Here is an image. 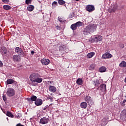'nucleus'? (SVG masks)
Wrapping results in <instances>:
<instances>
[{"instance_id": "nucleus-10", "label": "nucleus", "mask_w": 126, "mask_h": 126, "mask_svg": "<svg viewBox=\"0 0 126 126\" xmlns=\"http://www.w3.org/2000/svg\"><path fill=\"white\" fill-rule=\"evenodd\" d=\"M41 63L43 65H47V64H49L50 63V60L48 59H43L41 61Z\"/></svg>"}, {"instance_id": "nucleus-25", "label": "nucleus", "mask_w": 126, "mask_h": 126, "mask_svg": "<svg viewBox=\"0 0 126 126\" xmlns=\"http://www.w3.org/2000/svg\"><path fill=\"white\" fill-rule=\"evenodd\" d=\"M3 7L5 10H9V9H11V7L8 5H4Z\"/></svg>"}, {"instance_id": "nucleus-12", "label": "nucleus", "mask_w": 126, "mask_h": 126, "mask_svg": "<svg viewBox=\"0 0 126 126\" xmlns=\"http://www.w3.org/2000/svg\"><path fill=\"white\" fill-rule=\"evenodd\" d=\"M118 9V5H113L111 7V9H110V12H115Z\"/></svg>"}, {"instance_id": "nucleus-2", "label": "nucleus", "mask_w": 126, "mask_h": 126, "mask_svg": "<svg viewBox=\"0 0 126 126\" xmlns=\"http://www.w3.org/2000/svg\"><path fill=\"white\" fill-rule=\"evenodd\" d=\"M96 27L94 26V25L88 26L84 30V33L85 35H87L88 33L90 32H94L95 29H96Z\"/></svg>"}, {"instance_id": "nucleus-41", "label": "nucleus", "mask_w": 126, "mask_h": 126, "mask_svg": "<svg viewBox=\"0 0 126 126\" xmlns=\"http://www.w3.org/2000/svg\"><path fill=\"white\" fill-rule=\"evenodd\" d=\"M16 126H24L23 125H21V124L19 123L16 125Z\"/></svg>"}, {"instance_id": "nucleus-46", "label": "nucleus", "mask_w": 126, "mask_h": 126, "mask_svg": "<svg viewBox=\"0 0 126 126\" xmlns=\"http://www.w3.org/2000/svg\"><path fill=\"white\" fill-rule=\"evenodd\" d=\"M76 0V1H78V0Z\"/></svg>"}, {"instance_id": "nucleus-1", "label": "nucleus", "mask_w": 126, "mask_h": 126, "mask_svg": "<svg viewBox=\"0 0 126 126\" xmlns=\"http://www.w3.org/2000/svg\"><path fill=\"white\" fill-rule=\"evenodd\" d=\"M30 79L32 82V86L38 85V83H41L43 81V79L40 77V75L37 73H33L30 75Z\"/></svg>"}, {"instance_id": "nucleus-38", "label": "nucleus", "mask_w": 126, "mask_h": 126, "mask_svg": "<svg viewBox=\"0 0 126 126\" xmlns=\"http://www.w3.org/2000/svg\"><path fill=\"white\" fill-rule=\"evenodd\" d=\"M58 20H59L60 22H63V20L62 18H60V17H58Z\"/></svg>"}, {"instance_id": "nucleus-40", "label": "nucleus", "mask_w": 126, "mask_h": 126, "mask_svg": "<svg viewBox=\"0 0 126 126\" xmlns=\"http://www.w3.org/2000/svg\"><path fill=\"white\" fill-rule=\"evenodd\" d=\"M20 116H21V114H19V115L17 117V119H20Z\"/></svg>"}, {"instance_id": "nucleus-39", "label": "nucleus", "mask_w": 126, "mask_h": 126, "mask_svg": "<svg viewBox=\"0 0 126 126\" xmlns=\"http://www.w3.org/2000/svg\"><path fill=\"white\" fill-rule=\"evenodd\" d=\"M2 65H3L2 62L0 61V67H1V66H2Z\"/></svg>"}, {"instance_id": "nucleus-18", "label": "nucleus", "mask_w": 126, "mask_h": 126, "mask_svg": "<svg viewBox=\"0 0 126 126\" xmlns=\"http://www.w3.org/2000/svg\"><path fill=\"white\" fill-rule=\"evenodd\" d=\"M94 56H95V52H92L87 54V59H91L92 58H93Z\"/></svg>"}, {"instance_id": "nucleus-16", "label": "nucleus", "mask_w": 126, "mask_h": 126, "mask_svg": "<svg viewBox=\"0 0 126 126\" xmlns=\"http://www.w3.org/2000/svg\"><path fill=\"white\" fill-rule=\"evenodd\" d=\"M121 117L122 118V119H124V120H125V119H126V109H124L121 113Z\"/></svg>"}, {"instance_id": "nucleus-13", "label": "nucleus", "mask_w": 126, "mask_h": 126, "mask_svg": "<svg viewBox=\"0 0 126 126\" xmlns=\"http://www.w3.org/2000/svg\"><path fill=\"white\" fill-rule=\"evenodd\" d=\"M13 60L14 62H19L20 61V56L18 55H15L13 57Z\"/></svg>"}, {"instance_id": "nucleus-47", "label": "nucleus", "mask_w": 126, "mask_h": 126, "mask_svg": "<svg viewBox=\"0 0 126 126\" xmlns=\"http://www.w3.org/2000/svg\"><path fill=\"white\" fill-rule=\"evenodd\" d=\"M4 54H6V52H4Z\"/></svg>"}, {"instance_id": "nucleus-15", "label": "nucleus", "mask_w": 126, "mask_h": 126, "mask_svg": "<svg viewBox=\"0 0 126 126\" xmlns=\"http://www.w3.org/2000/svg\"><path fill=\"white\" fill-rule=\"evenodd\" d=\"M49 90L50 92H52V93H55V92L57 91V88H56V87L55 86H50L49 87Z\"/></svg>"}, {"instance_id": "nucleus-32", "label": "nucleus", "mask_w": 126, "mask_h": 126, "mask_svg": "<svg viewBox=\"0 0 126 126\" xmlns=\"http://www.w3.org/2000/svg\"><path fill=\"white\" fill-rule=\"evenodd\" d=\"M49 85H54V82L53 81H48Z\"/></svg>"}, {"instance_id": "nucleus-34", "label": "nucleus", "mask_w": 126, "mask_h": 126, "mask_svg": "<svg viewBox=\"0 0 126 126\" xmlns=\"http://www.w3.org/2000/svg\"><path fill=\"white\" fill-rule=\"evenodd\" d=\"M119 47H120V48H121V49H123V48H124V47H125V44H124L123 43H121V44L119 45Z\"/></svg>"}, {"instance_id": "nucleus-17", "label": "nucleus", "mask_w": 126, "mask_h": 126, "mask_svg": "<svg viewBox=\"0 0 126 126\" xmlns=\"http://www.w3.org/2000/svg\"><path fill=\"white\" fill-rule=\"evenodd\" d=\"M36 100H37V96L35 95H32L31 97L30 98L28 99V100L30 101V102H31V103H32L33 101L36 102Z\"/></svg>"}, {"instance_id": "nucleus-27", "label": "nucleus", "mask_w": 126, "mask_h": 126, "mask_svg": "<svg viewBox=\"0 0 126 126\" xmlns=\"http://www.w3.org/2000/svg\"><path fill=\"white\" fill-rule=\"evenodd\" d=\"M6 116L8 117H10V118H13L14 117V116L9 111L7 112Z\"/></svg>"}, {"instance_id": "nucleus-26", "label": "nucleus", "mask_w": 126, "mask_h": 126, "mask_svg": "<svg viewBox=\"0 0 126 126\" xmlns=\"http://www.w3.org/2000/svg\"><path fill=\"white\" fill-rule=\"evenodd\" d=\"M13 82H14V80H13V79H9L6 81V83L8 85L12 84V83H13Z\"/></svg>"}, {"instance_id": "nucleus-44", "label": "nucleus", "mask_w": 126, "mask_h": 126, "mask_svg": "<svg viewBox=\"0 0 126 126\" xmlns=\"http://www.w3.org/2000/svg\"><path fill=\"white\" fill-rule=\"evenodd\" d=\"M43 110L45 111V110H46V108H43Z\"/></svg>"}, {"instance_id": "nucleus-30", "label": "nucleus", "mask_w": 126, "mask_h": 126, "mask_svg": "<svg viewBox=\"0 0 126 126\" xmlns=\"http://www.w3.org/2000/svg\"><path fill=\"white\" fill-rule=\"evenodd\" d=\"M126 101L125 100V99H124L123 102H121V106H122V107H125L126 106Z\"/></svg>"}, {"instance_id": "nucleus-43", "label": "nucleus", "mask_w": 126, "mask_h": 126, "mask_svg": "<svg viewBox=\"0 0 126 126\" xmlns=\"http://www.w3.org/2000/svg\"><path fill=\"white\" fill-rule=\"evenodd\" d=\"M125 82H126V77L125 78Z\"/></svg>"}, {"instance_id": "nucleus-6", "label": "nucleus", "mask_w": 126, "mask_h": 126, "mask_svg": "<svg viewBox=\"0 0 126 126\" xmlns=\"http://www.w3.org/2000/svg\"><path fill=\"white\" fill-rule=\"evenodd\" d=\"M49 122H50V120L49 119V118L46 117H43L40 119L39 123V124H41V125H46L48 124Z\"/></svg>"}, {"instance_id": "nucleus-21", "label": "nucleus", "mask_w": 126, "mask_h": 126, "mask_svg": "<svg viewBox=\"0 0 126 126\" xmlns=\"http://www.w3.org/2000/svg\"><path fill=\"white\" fill-rule=\"evenodd\" d=\"M34 7L32 5H30L27 7V10L29 11H33L34 10Z\"/></svg>"}, {"instance_id": "nucleus-7", "label": "nucleus", "mask_w": 126, "mask_h": 126, "mask_svg": "<svg viewBox=\"0 0 126 126\" xmlns=\"http://www.w3.org/2000/svg\"><path fill=\"white\" fill-rule=\"evenodd\" d=\"M15 51L17 54H18V55H20V56H24V52H23V50H22V49L20 47H17Z\"/></svg>"}, {"instance_id": "nucleus-14", "label": "nucleus", "mask_w": 126, "mask_h": 126, "mask_svg": "<svg viewBox=\"0 0 126 126\" xmlns=\"http://www.w3.org/2000/svg\"><path fill=\"white\" fill-rule=\"evenodd\" d=\"M34 103L36 106H41V105L43 104V100H42L41 99H37L36 100Z\"/></svg>"}, {"instance_id": "nucleus-29", "label": "nucleus", "mask_w": 126, "mask_h": 126, "mask_svg": "<svg viewBox=\"0 0 126 126\" xmlns=\"http://www.w3.org/2000/svg\"><path fill=\"white\" fill-rule=\"evenodd\" d=\"M90 70H93V69H94V68H95V64H92L90 67H89Z\"/></svg>"}, {"instance_id": "nucleus-23", "label": "nucleus", "mask_w": 126, "mask_h": 126, "mask_svg": "<svg viewBox=\"0 0 126 126\" xmlns=\"http://www.w3.org/2000/svg\"><path fill=\"white\" fill-rule=\"evenodd\" d=\"M100 90H101V91H106V85L103 84H101L100 85Z\"/></svg>"}, {"instance_id": "nucleus-22", "label": "nucleus", "mask_w": 126, "mask_h": 126, "mask_svg": "<svg viewBox=\"0 0 126 126\" xmlns=\"http://www.w3.org/2000/svg\"><path fill=\"white\" fill-rule=\"evenodd\" d=\"M99 72H105V71H106V70H107V68H106V67L105 66H101L99 69Z\"/></svg>"}, {"instance_id": "nucleus-42", "label": "nucleus", "mask_w": 126, "mask_h": 126, "mask_svg": "<svg viewBox=\"0 0 126 126\" xmlns=\"http://www.w3.org/2000/svg\"><path fill=\"white\" fill-rule=\"evenodd\" d=\"M35 54V52L33 51H31V54L32 55V56Z\"/></svg>"}, {"instance_id": "nucleus-35", "label": "nucleus", "mask_w": 126, "mask_h": 126, "mask_svg": "<svg viewBox=\"0 0 126 126\" xmlns=\"http://www.w3.org/2000/svg\"><path fill=\"white\" fill-rule=\"evenodd\" d=\"M2 99H3V101H4V102H5V101H6V95L3 94L2 95Z\"/></svg>"}, {"instance_id": "nucleus-19", "label": "nucleus", "mask_w": 126, "mask_h": 126, "mask_svg": "<svg viewBox=\"0 0 126 126\" xmlns=\"http://www.w3.org/2000/svg\"><path fill=\"white\" fill-rule=\"evenodd\" d=\"M76 82L78 85H82L83 84V81L81 78H78Z\"/></svg>"}, {"instance_id": "nucleus-37", "label": "nucleus", "mask_w": 126, "mask_h": 126, "mask_svg": "<svg viewBox=\"0 0 126 126\" xmlns=\"http://www.w3.org/2000/svg\"><path fill=\"white\" fill-rule=\"evenodd\" d=\"M2 1L4 3H7V2H9V0H2Z\"/></svg>"}, {"instance_id": "nucleus-28", "label": "nucleus", "mask_w": 126, "mask_h": 126, "mask_svg": "<svg viewBox=\"0 0 126 126\" xmlns=\"http://www.w3.org/2000/svg\"><path fill=\"white\" fill-rule=\"evenodd\" d=\"M58 3L61 5H63V4H64V3H65V1L63 0H59Z\"/></svg>"}, {"instance_id": "nucleus-36", "label": "nucleus", "mask_w": 126, "mask_h": 126, "mask_svg": "<svg viewBox=\"0 0 126 126\" xmlns=\"http://www.w3.org/2000/svg\"><path fill=\"white\" fill-rule=\"evenodd\" d=\"M94 85H97V84H100V83H99L98 80H96L95 82L94 81Z\"/></svg>"}, {"instance_id": "nucleus-5", "label": "nucleus", "mask_w": 126, "mask_h": 126, "mask_svg": "<svg viewBox=\"0 0 126 126\" xmlns=\"http://www.w3.org/2000/svg\"><path fill=\"white\" fill-rule=\"evenodd\" d=\"M80 26H82V22H77L75 24H73L71 26L70 28L72 29V30L74 31L76 30V28H77V27H80Z\"/></svg>"}, {"instance_id": "nucleus-4", "label": "nucleus", "mask_w": 126, "mask_h": 126, "mask_svg": "<svg viewBox=\"0 0 126 126\" xmlns=\"http://www.w3.org/2000/svg\"><path fill=\"white\" fill-rule=\"evenodd\" d=\"M103 39V37L101 35H95L94 38H92L91 42H95L98 43V42H101Z\"/></svg>"}, {"instance_id": "nucleus-33", "label": "nucleus", "mask_w": 126, "mask_h": 126, "mask_svg": "<svg viewBox=\"0 0 126 126\" xmlns=\"http://www.w3.org/2000/svg\"><path fill=\"white\" fill-rule=\"evenodd\" d=\"M32 1L31 0H26V3L27 4H29L30 3H31Z\"/></svg>"}, {"instance_id": "nucleus-3", "label": "nucleus", "mask_w": 126, "mask_h": 126, "mask_svg": "<svg viewBox=\"0 0 126 126\" xmlns=\"http://www.w3.org/2000/svg\"><path fill=\"white\" fill-rule=\"evenodd\" d=\"M6 95L8 97H13L15 95V90L12 88L7 89Z\"/></svg>"}, {"instance_id": "nucleus-11", "label": "nucleus", "mask_w": 126, "mask_h": 126, "mask_svg": "<svg viewBox=\"0 0 126 126\" xmlns=\"http://www.w3.org/2000/svg\"><path fill=\"white\" fill-rule=\"evenodd\" d=\"M85 100L88 103L89 105H92V104H93V101H92L91 97L89 96H87L85 97Z\"/></svg>"}, {"instance_id": "nucleus-20", "label": "nucleus", "mask_w": 126, "mask_h": 126, "mask_svg": "<svg viewBox=\"0 0 126 126\" xmlns=\"http://www.w3.org/2000/svg\"><path fill=\"white\" fill-rule=\"evenodd\" d=\"M80 106L83 109H86V108H87V103L86 102H82L80 104Z\"/></svg>"}, {"instance_id": "nucleus-24", "label": "nucleus", "mask_w": 126, "mask_h": 126, "mask_svg": "<svg viewBox=\"0 0 126 126\" xmlns=\"http://www.w3.org/2000/svg\"><path fill=\"white\" fill-rule=\"evenodd\" d=\"M120 67H126V62L125 61L122 62L120 64Z\"/></svg>"}, {"instance_id": "nucleus-9", "label": "nucleus", "mask_w": 126, "mask_h": 126, "mask_svg": "<svg viewBox=\"0 0 126 126\" xmlns=\"http://www.w3.org/2000/svg\"><path fill=\"white\" fill-rule=\"evenodd\" d=\"M86 10L89 12H92L94 10H95V7L92 5H88L86 8Z\"/></svg>"}, {"instance_id": "nucleus-31", "label": "nucleus", "mask_w": 126, "mask_h": 126, "mask_svg": "<svg viewBox=\"0 0 126 126\" xmlns=\"http://www.w3.org/2000/svg\"><path fill=\"white\" fill-rule=\"evenodd\" d=\"M55 5H58V2L55 1L52 3L53 7H56V6H55Z\"/></svg>"}, {"instance_id": "nucleus-8", "label": "nucleus", "mask_w": 126, "mask_h": 126, "mask_svg": "<svg viewBox=\"0 0 126 126\" xmlns=\"http://www.w3.org/2000/svg\"><path fill=\"white\" fill-rule=\"evenodd\" d=\"M113 57L111 54L109 53H106L102 56V59L103 60H106V59H111Z\"/></svg>"}, {"instance_id": "nucleus-45", "label": "nucleus", "mask_w": 126, "mask_h": 126, "mask_svg": "<svg viewBox=\"0 0 126 126\" xmlns=\"http://www.w3.org/2000/svg\"><path fill=\"white\" fill-rule=\"evenodd\" d=\"M6 119L7 121H8V118H7Z\"/></svg>"}]
</instances>
